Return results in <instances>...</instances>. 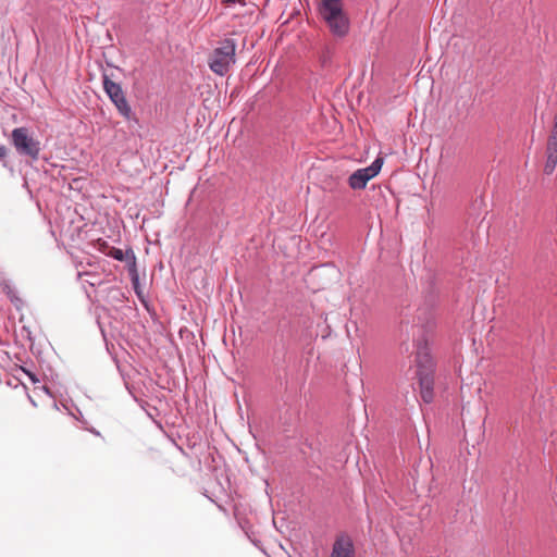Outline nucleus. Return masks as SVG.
Masks as SVG:
<instances>
[{"label": "nucleus", "instance_id": "nucleus-8", "mask_svg": "<svg viewBox=\"0 0 557 557\" xmlns=\"http://www.w3.org/2000/svg\"><path fill=\"white\" fill-rule=\"evenodd\" d=\"M129 253H131V258L134 260L135 257L132 251L124 252L122 249L115 248V247H111L110 250L108 251V256H110L113 259L119 260V261H124Z\"/></svg>", "mask_w": 557, "mask_h": 557}, {"label": "nucleus", "instance_id": "nucleus-3", "mask_svg": "<svg viewBox=\"0 0 557 557\" xmlns=\"http://www.w3.org/2000/svg\"><path fill=\"white\" fill-rule=\"evenodd\" d=\"M12 143L20 154L28 156L37 160L40 152V143L33 138L26 127H18L12 131Z\"/></svg>", "mask_w": 557, "mask_h": 557}, {"label": "nucleus", "instance_id": "nucleus-2", "mask_svg": "<svg viewBox=\"0 0 557 557\" xmlns=\"http://www.w3.org/2000/svg\"><path fill=\"white\" fill-rule=\"evenodd\" d=\"M236 44L232 38H225L218 42L211 52V71L223 76L231 65L235 63Z\"/></svg>", "mask_w": 557, "mask_h": 557}, {"label": "nucleus", "instance_id": "nucleus-10", "mask_svg": "<svg viewBox=\"0 0 557 557\" xmlns=\"http://www.w3.org/2000/svg\"><path fill=\"white\" fill-rule=\"evenodd\" d=\"M7 148L4 146H0V159H3L7 157Z\"/></svg>", "mask_w": 557, "mask_h": 557}, {"label": "nucleus", "instance_id": "nucleus-9", "mask_svg": "<svg viewBox=\"0 0 557 557\" xmlns=\"http://www.w3.org/2000/svg\"><path fill=\"white\" fill-rule=\"evenodd\" d=\"M223 3H226V4H231V3H235V2H239L242 4H245L246 3V0H221Z\"/></svg>", "mask_w": 557, "mask_h": 557}, {"label": "nucleus", "instance_id": "nucleus-5", "mask_svg": "<svg viewBox=\"0 0 557 557\" xmlns=\"http://www.w3.org/2000/svg\"><path fill=\"white\" fill-rule=\"evenodd\" d=\"M382 164L383 160L377 158L368 168L355 171L348 178L350 188L355 190L366 188L368 182L380 173Z\"/></svg>", "mask_w": 557, "mask_h": 557}, {"label": "nucleus", "instance_id": "nucleus-6", "mask_svg": "<svg viewBox=\"0 0 557 557\" xmlns=\"http://www.w3.org/2000/svg\"><path fill=\"white\" fill-rule=\"evenodd\" d=\"M418 363L425 368V373L419 372L421 397L425 403L433 400V379L431 376V358L428 352H418Z\"/></svg>", "mask_w": 557, "mask_h": 557}, {"label": "nucleus", "instance_id": "nucleus-1", "mask_svg": "<svg viewBox=\"0 0 557 557\" xmlns=\"http://www.w3.org/2000/svg\"><path fill=\"white\" fill-rule=\"evenodd\" d=\"M319 13L334 36L345 37L349 33L350 22L343 0H320Z\"/></svg>", "mask_w": 557, "mask_h": 557}, {"label": "nucleus", "instance_id": "nucleus-4", "mask_svg": "<svg viewBox=\"0 0 557 557\" xmlns=\"http://www.w3.org/2000/svg\"><path fill=\"white\" fill-rule=\"evenodd\" d=\"M103 89L106 94L109 96L111 101L114 103L119 113L123 115L125 119H129L132 115V109L128 104L124 91L120 84L111 81L108 75H103Z\"/></svg>", "mask_w": 557, "mask_h": 557}, {"label": "nucleus", "instance_id": "nucleus-7", "mask_svg": "<svg viewBox=\"0 0 557 557\" xmlns=\"http://www.w3.org/2000/svg\"><path fill=\"white\" fill-rule=\"evenodd\" d=\"M330 557H355V549L348 536H339L333 544Z\"/></svg>", "mask_w": 557, "mask_h": 557}]
</instances>
